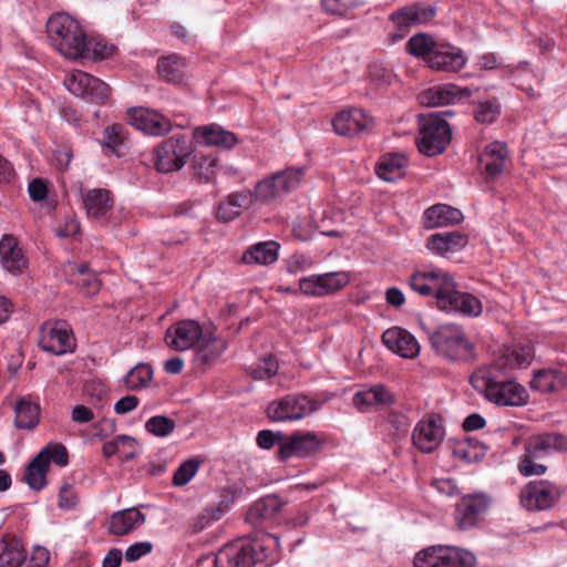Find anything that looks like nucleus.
<instances>
[{"label": "nucleus", "mask_w": 567, "mask_h": 567, "mask_svg": "<svg viewBox=\"0 0 567 567\" xmlns=\"http://www.w3.org/2000/svg\"><path fill=\"white\" fill-rule=\"evenodd\" d=\"M534 359L530 346H513L505 349L492 365L477 369L471 375V384L489 402L499 406H520L527 402L526 390L511 380L514 369L528 367Z\"/></svg>", "instance_id": "obj_1"}, {"label": "nucleus", "mask_w": 567, "mask_h": 567, "mask_svg": "<svg viewBox=\"0 0 567 567\" xmlns=\"http://www.w3.org/2000/svg\"><path fill=\"white\" fill-rule=\"evenodd\" d=\"M47 33L52 47L66 59L78 60L83 55L86 35L71 16L53 14L47 22Z\"/></svg>", "instance_id": "obj_2"}, {"label": "nucleus", "mask_w": 567, "mask_h": 567, "mask_svg": "<svg viewBox=\"0 0 567 567\" xmlns=\"http://www.w3.org/2000/svg\"><path fill=\"white\" fill-rule=\"evenodd\" d=\"M434 352L449 362H467L476 358V347L458 324L440 326L431 336Z\"/></svg>", "instance_id": "obj_3"}, {"label": "nucleus", "mask_w": 567, "mask_h": 567, "mask_svg": "<svg viewBox=\"0 0 567 567\" xmlns=\"http://www.w3.org/2000/svg\"><path fill=\"white\" fill-rule=\"evenodd\" d=\"M451 127L444 118L436 114L422 116L416 146L420 153L434 156L445 151L451 142Z\"/></svg>", "instance_id": "obj_4"}, {"label": "nucleus", "mask_w": 567, "mask_h": 567, "mask_svg": "<svg viewBox=\"0 0 567 567\" xmlns=\"http://www.w3.org/2000/svg\"><path fill=\"white\" fill-rule=\"evenodd\" d=\"M475 564L474 554L453 546H431L414 557L415 567H474Z\"/></svg>", "instance_id": "obj_5"}, {"label": "nucleus", "mask_w": 567, "mask_h": 567, "mask_svg": "<svg viewBox=\"0 0 567 567\" xmlns=\"http://www.w3.org/2000/svg\"><path fill=\"white\" fill-rule=\"evenodd\" d=\"M193 150L185 135H174L154 148V165L161 173L179 171L187 163Z\"/></svg>", "instance_id": "obj_6"}, {"label": "nucleus", "mask_w": 567, "mask_h": 567, "mask_svg": "<svg viewBox=\"0 0 567 567\" xmlns=\"http://www.w3.org/2000/svg\"><path fill=\"white\" fill-rule=\"evenodd\" d=\"M318 409V403L305 394H287L270 402L267 416L275 422L298 421Z\"/></svg>", "instance_id": "obj_7"}, {"label": "nucleus", "mask_w": 567, "mask_h": 567, "mask_svg": "<svg viewBox=\"0 0 567 567\" xmlns=\"http://www.w3.org/2000/svg\"><path fill=\"white\" fill-rule=\"evenodd\" d=\"M63 84L72 94L92 103L102 104L110 97L111 90L105 82L81 70L68 73Z\"/></svg>", "instance_id": "obj_8"}, {"label": "nucleus", "mask_w": 567, "mask_h": 567, "mask_svg": "<svg viewBox=\"0 0 567 567\" xmlns=\"http://www.w3.org/2000/svg\"><path fill=\"white\" fill-rule=\"evenodd\" d=\"M491 501V497L482 492L462 496L454 511L456 526L461 530L478 526L489 509Z\"/></svg>", "instance_id": "obj_9"}, {"label": "nucleus", "mask_w": 567, "mask_h": 567, "mask_svg": "<svg viewBox=\"0 0 567 567\" xmlns=\"http://www.w3.org/2000/svg\"><path fill=\"white\" fill-rule=\"evenodd\" d=\"M452 277L442 269L416 270L414 271L408 284L410 288L422 297H433L439 301L451 289Z\"/></svg>", "instance_id": "obj_10"}, {"label": "nucleus", "mask_w": 567, "mask_h": 567, "mask_svg": "<svg viewBox=\"0 0 567 567\" xmlns=\"http://www.w3.org/2000/svg\"><path fill=\"white\" fill-rule=\"evenodd\" d=\"M39 346L47 352L61 355L74 349L75 340L65 322H45L40 329Z\"/></svg>", "instance_id": "obj_11"}, {"label": "nucleus", "mask_w": 567, "mask_h": 567, "mask_svg": "<svg viewBox=\"0 0 567 567\" xmlns=\"http://www.w3.org/2000/svg\"><path fill=\"white\" fill-rule=\"evenodd\" d=\"M560 498V491L548 481L529 482L520 492V504L528 511L550 508Z\"/></svg>", "instance_id": "obj_12"}, {"label": "nucleus", "mask_w": 567, "mask_h": 567, "mask_svg": "<svg viewBox=\"0 0 567 567\" xmlns=\"http://www.w3.org/2000/svg\"><path fill=\"white\" fill-rule=\"evenodd\" d=\"M204 332L197 321L187 319L172 324L166 330L164 340L168 348L175 351H186L195 344L197 346Z\"/></svg>", "instance_id": "obj_13"}, {"label": "nucleus", "mask_w": 567, "mask_h": 567, "mask_svg": "<svg viewBox=\"0 0 567 567\" xmlns=\"http://www.w3.org/2000/svg\"><path fill=\"white\" fill-rule=\"evenodd\" d=\"M322 446V441L312 432H297L287 436L279 445L277 455L280 461L289 457H307L317 453Z\"/></svg>", "instance_id": "obj_14"}, {"label": "nucleus", "mask_w": 567, "mask_h": 567, "mask_svg": "<svg viewBox=\"0 0 567 567\" xmlns=\"http://www.w3.org/2000/svg\"><path fill=\"white\" fill-rule=\"evenodd\" d=\"M127 121L135 128L154 136L164 135L172 128L169 118L145 107L130 110L127 112Z\"/></svg>", "instance_id": "obj_15"}, {"label": "nucleus", "mask_w": 567, "mask_h": 567, "mask_svg": "<svg viewBox=\"0 0 567 567\" xmlns=\"http://www.w3.org/2000/svg\"><path fill=\"white\" fill-rule=\"evenodd\" d=\"M508 148L504 142L494 141L483 148L478 157L480 169L487 181L498 177L508 162Z\"/></svg>", "instance_id": "obj_16"}, {"label": "nucleus", "mask_w": 567, "mask_h": 567, "mask_svg": "<svg viewBox=\"0 0 567 567\" xmlns=\"http://www.w3.org/2000/svg\"><path fill=\"white\" fill-rule=\"evenodd\" d=\"M436 12L435 4L414 2L392 12L390 19L400 30H403L430 22Z\"/></svg>", "instance_id": "obj_17"}, {"label": "nucleus", "mask_w": 567, "mask_h": 567, "mask_svg": "<svg viewBox=\"0 0 567 567\" xmlns=\"http://www.w3.org/2000/svg\"><path fill=\"white\" fill-rule=\"evenodd\" d=\"M471 95L470 89L447 83L423 90L419 93L417 101L424 106L434 107L465 100Z\"/></svg>", "instance_id": "obj_18"}, {"label": "nucleus", "mask_w": 567, "mask_h": 567, "mask_svg": "<svg viewBox=\"0 0 567 567\" xmlns=\"http://www.w3.org/2000/svg\"><path fill=\"white\" fill-rule=\"evenodd\" d=\"M444 293L439 308L446 312H456L465 316L477 317L482 313V302L473 295L461 292L455 289L454 280L451 281V289Z\"/></svg>", "instance_id": "obj_19"}, {"label": "nucleus", "mask_w": 567, "mask_h": 567, "mask_svg": "<svg viewBox=\"0 0 567 567\" xmlns=\"http://www.w3.org/2000/svg\"><path fill=\"white\" fill-rule=\"evenodd\" d=\"M444 429L439 420L431 415L417 422L412 434L413 445L423 453H432L439 447Z\"/></svg>", "instance_id": "obj_20"}, {"label": "nucleus", "mask_w": 567, "mask_h": 567, "mask_svg": "<svg viewBox=\"0 0 567 567\" xmlns=\"http://www.w3.org/2000/svg\"><path fill=\"white\" fill-rule=\"evenodd\" d=\"M334 132L342 136H353L359 132L369 131L373 118L361 109H349L338 113L332 120Z\"/></svg>", "instance_id": "obj_21"}, {"label": "nucleus", "mask_w": 567, "mask_h": 567, "mask_svg": "<svg viewBox=\"0 0 567 567\" xmlns=\"http://www.w3.org/2000/svg\"><path fill=\"white\" fill-rule=\"evenodd\" d=\"M382 342L389 350L405 359H413L420 353L415 337L400 327L386 329L382 334Z\"/></svg>", "instance_id": "obj_22"}, {"label": "nucleus", "mask_w": 567, "mask_h": 567, "mask_svg": "<svg viewBox=\"0 0 567 567\" xmlns=\"http://www.w3.org/2000/svg\"><path fill=\"white\" fill-rule=\"evenodd\" d=\"M114 199L110 190L104 188H94L85 193L83 206L89 218L105 223L111 216Z\"/></svg>", "instance_id": "obj_23"}, {"label": "nucleus", "mask_w": 567, "mask_h": 567, "mask_svg": "<svg viewBox=\"0 0 567 567\" xmlns=\"http://www.w3.org/2000/svg\"><path fill=\"white\" fill-rule=\"evenodd\" d=\"M525 452L542 458L554 452H567V436L556 432L533 435L525 442Z\"/></svg>", "instance_id": "obj_24"}, {"label": "nucleus", "mask_w": 567, "mask_h": 567, "mask_svg": "<svg viewBox=\"0 0 567 567\" xmlns=\"http://www.w3.org/2000/svg\"><path fill=\"white\" fill-rule=\"evenodd\" d=\"M463 51L450 44L437 45L429 56V66L443 72H457L466 63Z\"/></svg>", "instance_id": "obj_25"}, {"label": "nucleus", "mask_w": 567, "mask_h": 567, "mask_svg": "<svg viewBox=\"0 0 567 567\" xmlns=\"http://www.w3.org/2000/svg\"><path fill=\"white\" fill-rule=\"evenodd\" d=\"M255 202L258 200L251 190L231 193L219 204L217 217L224 223H229L237 218L243 210L249 209Z\"/></svg>", "instance_id": "obj_26"}, {"label": "nucleus", "mask_w": 567, "mask_h": 567, "mask_svg": "<svg viewBox=\"0 0 567 567\" xmlns=\"http://www.w3.org/2000/svg\"><path fill=\"white\" fill-rule=\"evenodd\" d=\"M352 402L361 412L372 408H385L395 402L394 395L382 384L373 385L367 390L357 392Z\"/></svg>", "instance_id": "obj_27"}, {"label": "nucleus", "mask_w": 567, "mask_h": 567, "mask_svg": "<svg viewBox=\"0 0 567 567\" xmlns=\"http://www.w3.org/2000/svg\"><path fill=\"white\" fill-rule=\"evenodd\" d=\"M0 258L2 266L9 272L21 274L28 265L22 249L12 236L4 235L0 240Z\"/></svg>", "instance_id": "obj_28"}, {"label": "nucleus", "mask_w": 567, "mask_h": 567, "mask_svg": "<svg viewBox=\"0 0 567 567\" xmlns=\"http://www.w3.org/2000/svg\"><path fill=\"white\" fill-rule=\"evenodd\" d=\"M145 515L135 507L115 512L109 523V532L116 536H124L145 523Z\"/></svg>", "instance_id": "obj_29"}, {"label": "nucleus", "mask_w": 567, "mask_h": 567, "mask_svg": "<svg viewBox=\"0 0 567 567\" xmlns=\"http://www.w3.org/2000/svg\"><path fill=\"white\" fill-rule=\"evenodd\" d=\"M227 343L212 331L206 330L197 343L195 360L202 364L214 363L226 350Z\"/></svg>", "instance_id": "obj_30"}, {"label": "nucleus", "mask_w": 567, "mask_h": 567, "mask_svg": "<svg viewBox=\"0 0 567 567\" xmlns=\"http://www.w3.org/2000/svg\"><path fill=\"white\" fill-rule=\"evenodd\" d=\"M282 506L284 503L277 495L262 497L250 506L246 519L254 526H260L264 522L274 519Z\"/></svg>", "instance_id": "obj_31"}, {"label": "nucleus", "mask_w": 567, "mask_h": 567, "mask_svg": "<svg viewBox=\"0 0 567 567\" xmlns=\"http://www.w3.org/2000/svg\"><path fill=\"white\" fill-rule=\"evenodd\" d=\"M194 136L199 143L208 146L230 148L237 143V137L234 133L225 131L223 127L215 124L197 127L194 132Z\"/></svg>", "instance_id": "obj_32"}, {"label": "nucleus", "mask_w": 567, "mask_h": 567, "mask_svg": "<svg viewBox=\"0 0 567 567\" xmlns=\"http://www.w3.org/2000/svg\"><path fill=\"white\" fill-rule=\"evenodd\" d=\"M27 553L19 538L6 535L0 538V567H21Z\"/></svg>", "instance_id": "obj_33"}, {"label": "nucleus", "mask_w": 567, "mask_h": 567, "mask_svg": "<svg viewBox=\"0 0 567 567\" xmlns=\"http://www.w3.org/2000/svg\"><path fill=\"white\" fill-rule=\"evenodd\" d=\"M467 244V238L460 231H446L432 235L426 243V247L439 254L445 255L451 251H457Z\"/></svg>", "instance_id": "obj_34"}, {"label": "nucleus", "mask_w": 567, "mask_h": 567, "mask_svg": "<svg viewBox=\"0 0 567 567\" xmlns=\"http://www.w3.org/2000/svg\"><path fill=\"white\" fill-rule=\"evenodd\" d=\"M424 216L427 228L454 225L458 224L463 219V214L460 209L443 204H437L427 208Z\"/></svg>", "instance_id": "obj_35"}, {"label": "nucleus", "mask_w": 567, "mask_h": 567, "mask_svg": "<svg viewBox=\"0 0 567 567\" xmlns=\"http://www.w3.org/2000/svg\"><path fill=\"white\" fill-rule=\"evenodd\" d=\"M279 244L269 240L249 247L243 255L241 261L246 265H270L278 259Z\"/></svg>", "instance_id": "obj_36"}, {"label": "nucleus", "mask_w": 567, "mask_h": 567, "mask_svg": "<svg viewBox=\"0 0 567 567\" xmlns=\"http://www.w3.org/2000/svg\"><path fill=\"white\" fill-rule=\"evenodd\" d=\"M215 567H252V558L244 545H226L216 555Z\"/></svg>", "instance_id": "obj_37"}, {"label": "nucleus", "mask_w": 567, "mask_h": 567, "mask_svg": "<svg viewBox=\"0 0 567 567\" xmlns=\"http://www.w3.org/2000/svg\"><path fill=\"white\" fill-rule=\"evenodd\" d=\"M408 159L402 154H385L381 157L378 166V176L385 182H395L404 175Z\"/></svg>", "instance_id": "obj_38"}, {"label": "nucleus", "mask_w": 567, "mask_h": 567, "mask_svg": "<svg viewBox=\"0 0 567 567\" xmlns=\"http://www.w3.org/2000/svg\"><path fill=\"white\" fill-rule=\"evenodd\" d=\"M157 70L161 79L169 83H181L186 74V60L172 54L158 60Z\"/></svg>", "instance_id": "obj_39"}, {"label": "nucleus", "mask_w": 567, "mask_h": 567, "mask_svg": "<svg viewBox=\"0 0 567 567\" xmlns=\"http://www.w3.org/2000/svg\"><path fill=\"white\" fill-rule=\"evenodd\" d=\"M564 377L563 374L554 369H542L537 370L533 374L530 381V388L539 392H554L563 386Z\"/></svg>", "instance_id": "obj_40"}, {"label": "nucleus", "mask_w": 567, "mask_h": 567, "mask_svg": "<svg viewBox=\"0 0 567 567\" xmlns=\"http://www.w3.org/2000/svg\"><path fill=\"white\" fill-rule=\"evenodd\" d=\"M14 424L19 429L31 430L39 422L40 408L38 404L21 399L14 406Z\"/></svg>", "instance_id": "obj_41"}, {"label": "nucleus", "mask_w": 567, "mask_h": 567, "mask_svg": "<svg viewBox=\"0 0 567 567\" xmlns=\"http://www.w3.org/2000/svg\"><path fill=\"white\" fill-rule=\"evenodd\" d=\"M75 272L72 274L74 277L72 281L79 287V290L85 296H93L100 291L101 281L97 276L89 271L86 265H80L73 267Z\"/></svg>", "instance_id": "obj_42"}, {"label": "nucleus", "mask_w": 567, "mask_h": 567, "mask_svg": "<svg viewBox=\"0 0 567 567\" xmlns=\"http://www.w3.org/2000/svg\"><path fill=\"white\" fill-rule=\"evenodd\" d=\"M192 168L199 183H212L218 171L217 159L210 155H197L193 159Z\"/></svg>", "instance_id": "obj_43"}, {"label": "nucleus", "mask_w": 567, "mask_h": 567, "mask_svg": "<svg viewBox=\"0 0 567 567\" xmlns=\"http://www.w3.org/2000/svg\"><path fill=\"white\" fill-rule=\"evenodd\" d=\"M254 193L255 198L264 204H272L285 197L284 192L279 188L272 175L258 182Z\"/></svg>", "instance_id": "obj_44"}, {"label": "nucleus", "mask_w": 567, "mask_h": 567, "mask_svg": "<svg viewBox=\"0 0 567 567\" xmlns=\"http://www.w3.org/2000/svg\"><path fill=\"white\" fill-rule=\"evenodd\" d=\"M305 167H288L284 171H279L272 174L275 181L279 185V188L284 192L285 196L290 192H293L301 183L305 176Z\"/></svg>", "instance_id": "obj_45"}, {"label": "nucleus", "mask_w": 567, "mask_h": 567, "mask_svg": "<svg viewBox=\"0 0 567 567\" xmlns=\"http://www.w3.org/2000/svg\"><path fill=\"white\" fill-rule=\"evenodd\" d=\"M305 167H288L284 171H279L272 174L275 181L279 185V188L284 192L285 196L290 192H293L301 183L305 176Z\"/></svg>", "instance_id": "obj_46"}, {"label": "nucleus", "mask_w": 567, "mask_h": 567, "mask_svg": "<svg viewBox=\"0 0 567 567\" xmlns=\"http://www.w3.org/2000/svg\"><path fill=\"white\" fill-rule=\"evenodd\" d=\"M152 379V367L145 363H140L125 375L124 383L128 390L136 391L146 388Z\"/></svg>", "instance_id": "obj_47"}, {"label": "nucleus", "mask_w": 567, "mask_h": 567, "mask_svg": "<svg viewBox=\"0 0 567 567\" xmlns=\"http://www.w3.org/2000/svg\"><path fill=\"white\" fill-rule=\"evenodd\" d=\"M48 468L45 464H42V455H37L29 463L24 473V480L32 489L40 491L45 486Z\"/></svg>", "instance_id": "obj_48"}, {"label": "nucleus", "mask_w": 567, "mask_h": 567, "mask_svg": "<svg viewBox=\"0 0 567 567\" xmlns=\"http://www.w3.org/2000/svg\"><path fill=\"white\" fill-rule=\"evenodd\" d=\"M276 544L277 538L271 535H265L262 539H254L243 545L247 554L251 556L254 567L257 563H264L269 558L270 546Z\"/></svg>", "instance_id": "obj_49"}, {"label": "nucleus", "mask_w": 567, "mask_h": 567, "mask_svg": "<svg viewBox=\"0 0 567 567\" xmlns=\"http://www.w3.org/2000/svg\"><path fill=\"white\" fill-rule=\"evenodd\" d=\"M437 45L434 40L424 33L413 35L406 43V50L414 56H420L426 60L429 63V56Z\"/></svg>", "instance_id": "obj_50"}, {"label": "nucleus", "mask_w": 567, "mask_h": 567, "mask_svg": "<svg viewBox=\"0 0 567 567\" xmlns=\"http://www.w3.org/2000/svg\"><path fill=\"white\" fill-rule=\"evenodd\" d=\"M502 106L497 99H488L476 104L474 117L481 124H492L501 115Z\"/></svg>", "instance_id": "obj_51"}, {"label": "nucleus", "mask_w": 567, "mask_h": 567, "mask_svg": "<svg viewBox=\"0 0 567 567\" xmlns=\"http://www.w3.org/2000/svg\"><path fill=\"white\" fill-rule=\"evenodd\" d=\"M37 455H42V464L48 467L51 462L62 467L69 463V453L62 443H49Z\"/></svg>", "instance_id": "obj_52"}, {"label": "nucleus", "mask_w": 567, "mask_h": 567, "mask_svg": "<svg viewBox=\"0 0 567 567\" xmlns=\"http://www.w3.org/2000/svg\"><path fill=\"white\" fill-rule=\"evenodd\" d=\"M278 361L271 354L262 357L255 365L249 368V374L255 380H267L276 375Z\"/></svg>", "instance_id": "obj_53"}, {"label": "nucleus", "mask_w": 567, "mask_h": 567, "mask_svg": "<svg viewBox=\"0 0 567 567\" xmlns=\"http://www.w3.org/2000/svg\"><path fill=\"white\" fill-rule=\"evenodd\" d=\"M86 48L84 49L81 58L92 60H104L113 55L115 47L107 44L102 40L87 39L85 41Z\"/></svg>", "instance_id": "obj_54"}, {"label": "nucleus", "mask_w": 567, "mask_h": 567, "mask_svg": "<svg viewBox=\"0 0 567 567\" xmlns=\"http://www.w3.org/2000/svg\"><path fill=\"white\" fill-rule=\"evenodd\" d=\"M323 296L334 293L346 287L350 277L344 271L326 272L320 275Z\"/></svg>", "instance_id": "obj_55"}, {"label": "nucleus", "mask_w": 567, "mask_h": 567, "mask_svg": "<svg viewBox=\"0 0 567 567\" xmlns=\"http://www.w3.org/2000/svg\"><path fill=\"white\" fill-rule=\"evenodd\" d=\"M542 457H534L532 453L525 452L518 462V471L523 476H540L547 472V466L539 462Z\"/></svg>", "instance_id": "obj_56"}, {"label": "nucleus", "mask_w": 567, "mask_h": 567, "mask_svg": "<svg viewBox=\"0 0 567 567\" xmlns=\"http://www.w3.org/2000/svg\"><path fill=\"white\" fill-rule=\"evenodd\" d=\"M175 426V421L165 415L152 416L145 423V430L155 436H167Z\"/></svg>", "instance_id": "obj_57"}, {"label": "nucleus", "mask_w": 567, "mask_h": 567, "mask_svg": "<svg viewBox=\"0 0 567 567\" xmlns=\"http://www.w3.org/2000/svg\"><path fill=\"white\" fill-rule=\"evenodd\" d=\"M198 468H199V462L197 460L189 458V460L185 461L176 470V472L173 476V484L176 486H184L195 476Z\"/></svg>", "instance_id": "obj_58"}, {"label": "nucleus", "mask_w": 567, "mask_h": 567, "mask_svg": "<svg viewBox=\"0 0 567 567\" xmlns=\"http://www.w3.org/2000/svg\"><path fill=\"white\" fill-rule=\"evenodd\" d=\"M125 130L121 124L107 126L103 133V145L117 152L118 147L124 143Z\"/></svg>", "instance_id": "obj_59"}, {"label": "nucleus", "mask_w": 567, "mask_h": 567, "mask_svg": "<svg viewBox=\"0 0 567 567\" xmlns=\"http://www.w3.org/2000/svg\"><path fill=\"white\" fill-rule=\"evenodd\" d=\"M299 289L307 296H323L320 275H312L299 279Z\"/></svg>", "instance_id": "obj_60"}, {"label": "nucleus", "mask_w": 567, "mask_h": 567, "mask_svg": "<svg viewBox=\"0 0 567 567\" xmlns=\"http://www.w3.org/2000/svg\"><path fill=\"white\" fill-rule=\"evenodd\" d=\"M153 549V544L151 542H138L128 546L125 550L124 557L128 563H133L138 560L140 558L148 555Z\"/></svg>", "instance_id": "obj_61"}, {"label": "nucleus", "mask_w": 567, "mask_h": 567, "mask_svg": "<svg viewBox=\"0 0 567 567\" xmlns=\"http://www.w3.org/2000/svg\"><path fill=\"white\" fill-rule=\"evenodd\" d=\"M134 437L130 435H117L112 441L104 443L103 445V454L106 457H111L112 455L122 452V447L126 444H133Z\"/></svg>", "instance_id": "obj_62"}, {"label": "nucleus", "mask_w": 567, "mask_h": 567, "mask_svg": "<svg viewBox=\"0 0 567 567\" xmlns=\"http://www.w3.org/2000/svg\"><path fill=\"white\" fill-rule=\"evenodd\" d=\"M284 434L281 432H272L270 430H262L257 434V445L260 449L269 450L271 449L276 443L281 444L284 442Z\"/></svg>", "instance_id": "obj_63"}, {"label": "nucleus", "mask_w": 567, "mask_h": 567, "mask_svg": "<svg viewBox=\"0 0 567 567\" xmlns=\"http://www.w3.org/2000/svg\"><path fill=\"white\" fill-rule=\"evenodd\" d=\"M471 443L472 440H468L467 444L460 445L455 452L460 457L464 458L467 462L478 461L485 455L487 449L485 445L480 444L477 446H474L475 452L472 453L468 450L471 447Z\"/></svg>", "instance_id": "obj_64"}]
</instances>
